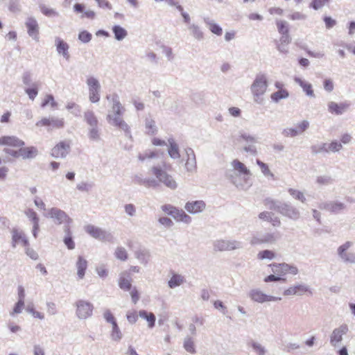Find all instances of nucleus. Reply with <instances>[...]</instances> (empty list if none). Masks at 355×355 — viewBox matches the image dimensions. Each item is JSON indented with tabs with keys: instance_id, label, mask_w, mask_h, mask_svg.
<instances>
[{
	"instance_id": "3",
	"label": "nucleus",
	"mask_w": 355,
	"mask_h": 355,
	"mask_svg": "<svg viewBox=\"0 0 355 355\" xmlns=\"http://www.w3.org/2000/svg\"><path fill=\"white\" fill-rule=\"evenodd\" d=\"M25 143L19 137L13 135H4L0 137V146H3V152L8 157L13 158V152H17L20 146H24Z\"/></svg>"
},
{
	"instance_id": "45",
	"label": "nucleus",
	"mask_w": 355,
	"mask_h": 355,
	"mask_svg": "<svg viewBox=\"0 0 355 355\" xmlns=\"http://www.w3.org/2000/svg\"><path fill=\"white\" fill-rule=\"evenodd\" d=\"M26 311L31 313L32 315L35 318L40 320H42L44 318V314L42 312L36 311L33 306H28L26 308Z\"/></svg>"
},
{
	"instance_id": "62",
	"label": "nucleus",
	"mask_w": 355,
	"mask_h": 355,
	"mask_svg": "<svg viewBox=\"0 0 355 355\" xmlns=\"http://www.w3.org/2000/svg\"><path fill=\"white\" fill-rule=\"evenodd\" d=\"M76 187L79 191L87 192L89 191L92 187V185L87 182H80V184H77Z\"/></svg>"
},
{
	"instance_id": "41",
	"label": "nucleus",
	"mask_w": 355,
	"mask_h": 355,
	"mask_svg": "<svg viewBox=\"0 0 355 355\" xmlns=\"http://www.w3.org/2000/svg\"><path fill=\"white\" fill-rule=\"evenodd\" d=\"M168 153L173 158H178L180 157L178 147L174 142H170V146L168 148Z\"/></svg>"
},
{
	"instance_id": "33",
	"label": "nucleus",
	"mask_w": 355,
	"mask_h": 355,
	"mask_svg": "<svg viewBox=\"0 0 355 355\" xmlns=\"http://www.w3.org/2000/svg\"><path fill=\"white\" fill-rule=\"evenodd\" d=\"M112 31L114 34V37L117 40H122L127 35V31L120 26L116 25L112 28Z\"/></svg>"
},
{
	"instance_id": "22",
	"label": "nucleus",
	"mask_w": 355,
	"mask_h": 355,
	"mask_svg": "<svg viewBox=\"0 0 355 355\" xmlns=\"http://www.w3.org/2000/svg\"><path fill=\"white\" fill-rule=\"evenodd\" d=\"M87 261L83 257L79 256L76 263V267L77 269V275L79 279H83L85 277L86 270L87 268Z\"/></svg>"
},
{
	"instance_id": "34",
	"label": "nucleus",
	"mask_w": 355,
	"mask_h": 355,
	"mask_svg": "<svg viewBox=\"0 0 355 355\" xmlns=\"http://www.w3.org/2000/svg\"><path fill=\"white\" fill-rule=\"evenodd\" d=\"M119 287L124 291H130L132 287L130 278L121 276L119 280Z\"/></svg>"
},
{
	"instance_id": "7",
	"label": "nucleus",
	"mask_w": 355,
	"mask_h": 355,
	"mask_svg": "<svg viewBox=\"0 0 355 355\" xmlns=\"http://www.w3.org/2000/svg\"><path fill=\"white\" fill-rule=\"evenodd\" d=\"M37 127H49L51 129L62 128L64 125V121L62 118H42L36 123Z\"/></svg>"
},
{
	"instance_id": "5",
	"label": "nucleus",
	"mask_w": 355,
	"mask_h": 355,
	"mask_svg": "<svg viewBox=\"0 0 355 355\" xmlns=\"http://www.w3.org/2000/svg\"><path fill=\"white\" fill-rule=\"evenodd\" d=\"M94 306L89 302L79 300L76 302V314L80 319H86L92 315Z\"/></svg>"
},
{
	"instance_id": "30",
	"label": "nucleus",
	"mask_w": 355,
	"mask_h": 355,
	"mask_svg": "<svg viewBox=\"0 0 355 355\" xmlns=\"http://www.w3.org/2000/svg\"><path fill=\"white\" fill-rule=\"evenodd\" d=\"M351 245L352 243L350 242H347L343 245L340 246L338 251L339 255L343 259H345L346 261H354L355 259L354 253L352 254L350 257H348L345 252L351 246Z\"/></svg>"
},
{
	"instance_id": "57",
	"label": "nucleus",
	"mask_w": 355,
	"mask_h": 355,
	"mask_svg": "<svg viewBox=\"0 0 355 355\" xmlns=\"http://www.w3.org/2000/svg\"><path fill=\"white\" fill-rule=\"evenodd\" d=\"M309 123L307 121H303L297 125L296 128L297 129L299 133L302 134L309 128Z\"/></svg>"
},
{
	"instance_id": "14",
	"label": "nucleus",
	"mask_w": 355,
	"mask_h": 355,
	"mask_svg": "<svg viewBox=\"0 0 355 355\" xmlns=\"http://www.w3.org/2000/svg\"><path fill=\"white\" fill-rule=\"evenodd\" d=\"M69 143L60 141L51 150V155L54 157H64L68 153Z\"/></svg>"
},
{
	"instance_id": "39",
	"label": "nucleus",
	"mask_w": 355,
	"mask_h": 355,
	"mask_svg": "<svg viewBox=\"0 0 355 355\" xmlns=\"http://www.w3.org/2000/svg\"><path fill=\"white\" fill-rule=\"evenodd\" d=\"M184 347L187 352L193 354L196 352L194 342L192 338H187L184 342Z\"/></svg>"
},
{
	"instance_id": "58",
	"label": "nucleus",
	"mask_w": 355,
	"mask_h": 355,
	"mask_svg": "<svg viewBox=\"0 0 355 355\" xmlns=\"http://www.w3.org/2000/svg\"><path fill=\"white\" fill-rule=\"evenodd\" d=\"M26 216L33 221V223L39 222V218L37 217V213L32 210L28 209L26 212Z\"/></svg>"
},
{
	"instance_id": "6",
	"label": "nucleus",
	"mask_w": 355,
	"mask_h": 355,
	"mask_svg": "<svg viewBox=\"0 0 355 355\" xmlns=\"http://www.w3.org/2000/svg\"><path fill=\"white\" fill-rule=\"evenodd\" d=\"M87 83L89 87V100L92 103H96L100 100V84L98 81L93 78L90 77L87 78Z\"/></svg>"
},
{
	"instance_id": "54",
	"label": "nucleus",
	"mask_w": 355,
	"mask_h": 355,
	"mask_svg": "<svg viewBox=\"0 0 355 355\" xmlns=\"http://www.w3.org/2000/svg\"><path fill=\"white\" fill-rule=\"evenodd\" d=\"M323 86L324 89L328 92H332L334 88V83L331 79H325L323 82Z\"/></svg>"
},
{
	"instance_id": "16",
	"label": "nucleus",
	"mask_w": 355,
	"mask_h": 355,
	"mask_svg": "<svg viewBox=\"0 0 355 355\" xmlns=\"http://www.w3.org/2000/svg\"><path fill=\"white\" fill-rule=\"evenodd\" d=\"M277 28L278 32L282 35L281 37V40L284 42L288 44L291 41L290 37L288 35L289 29L288 26V24L285 21L277 20L276 21Z\"/></svg>"
},
{
	"instance_id": "35",
	"label": "nucleus",
	"mask_w": 355,
	"mask_h": 355,
	"mask_svg": "<svg viewBox=\"0 0 355 355\" xmlns=\"http://www.w3.org/2000/svg\"><path fill=\"white\" fill-rule=\"evenodd\" d=\"M184 282V277L179 275H174L168 282L170 288H175L180 286Z\"/></svg>"
},
{
	"instance_id": "29",
	"label": "nucleus",
	"mask_w": 355,
	"mask_h": 355,
	"mask_svg": "<svg viewBox=\"0 0 355 355\" xmlns=\"http://www.w3.org/2000/svg\"><path fill=\"white\" fill-rule=\"evenodd\" d=\"M56 46H57V51L59 53L62 54V55L66 58H69V54L68 53L69 50V45L67 43L64 42L63 40H62L60 38L56 39Z\"/></svg>"
},
{
	"instance_id": "46",
	"label": "nucleus",
	"mask_w": 355,
	"mask_h": 355,
	"mask_svg": "<svg viewBox=\"0 0 355 355\" xmlns=\"http://www.w3.org/2000/svg\"><path fill=\"white\" fill-rule=\"evenodd\" d=\"M68 236L64 239V243L69 250H73L75 248V243L70 235L69 229H67Z\"/></svg>"
},
{
	"instance_id": "40",
	"label": "nucleus",
	"mask_w": 355,
	"mask_h": 355,
	"mask_svg": "<svg viewBox=\"0 0 355 355\" xmlns=\"http://www.w3.org/2000/svg\"><path fill=\"white\" fill-rule=\"evenodd\" d=\"M288 193L295 199L300 200L301 202H304L306 200V198L303 194L302 192L294 189H289Z\"/></svg>"
},
{
	"instance_id": "23",
	"label": "nucleus",
	"mask_w": 355,
	"mask_h": 355,
	"mask_svg": "<svg viewBox=\"0 0 355 355\" xmlns=\"http://www.w3.org/2000/svg\"><path fill=\"white\" fill-rule=\"evenodd\" d=\"M12 246L21 243L24 247H27L28 244V240L24 236V234L17 230H13L12 231Z\"/></svg>"
},
{
	"instance_id": "19",
	"label": "nucleus",
	"mask_w": 355,
	"mask_h": 355,
	"mask_svg": "<svg viewBox=\"0 0 355 355\" xmlns=\"http://www.w3.org/2000/svg\"><path fill=\"white\" fill-rule=\"evenodd\" d=\"M85 230L89 235L95 239L103 241L106 239L105 232L99 227L89 225L86 226Z\"/></svg>"
},
{
	"instance_id": "11",
	"label": "nucleus",
	"mask_w": 355,
	"mask_h": 355,
	"mask_svg": "<svg viewBox=\"0 0 355 355\" xmlns=\"http://www.w3.org/2000/svg\"><path fill=\"white\" fill-rule=\"evenodd\" d=\"M162 209L164 212L173 216L175 218L180 217L181 220L188 222L190 220V217L187 216L182 210H179L171 205H163L162 207Z\"/></svg>"
},
{
	"instance_id": "43",
	"label": "nucleus",
	"mask_w": 355,
	"mask_h": 355,
	"mask_svg": "<svg viewBox=\"0 0 355 355\" xmlns=\"http://www.w3.org/2000/svg\"><path fill=\"white\" fill-rule=\"evenodd\" d=\"M345 208V205L342 202H334L328 205V209L332 212H338Z\"/></svg>"
},
{
	"instance_id": "63",
	"label": "nucleus",
	"mask_w": 355,
	"mask_h": 355,
	"mask_svg": "<svg viewBox=\"0 0 355 355\" xmlns=\"http://www.w3.org/2000/svg\"><path fill=\"white\" fill-rule=\"evenodd\" d=\"M96 272L98 275L101 277H105L107 275V270L104 266L97 267Z\"/></svg>"
},
{
	"instance_id": "26",
	"label": "nucleus",
	"mask_w": 355,
	"mask_h": 355,
	"mask_svg": "<svg viewBox=\"0 0 355 355\" xmlns=\"http://www.w3.org/2000/svg\"><path fill=\"white\" fill-rule=\"evenodd\" d=\"M295 82L297 83L309 96L313 97L315 96L313 86L310 83H308L300 78H295Z\"/></svg>"
},
{
	"instance_id": "37",
	"label": "nucleus",
	"mask_w": 355,
	"mask_h": 355,
	"mask_svg": "<svg viewBox=\"0 0 355 355\" xmlns=\"http://www.w3.org/2000/svg\"><path fill=\"white\" fill-rule=\"evenodd\" d=\"M275 252L269 250L260 251L257 254V258L261 260L265 259H272L273 258H275Z\"/></svg>"
},
{
	"instance_id": "1",
	"label": "nucleus",
	"mask_w": 355,
	"mask_h": 355,
	"mask_svg": "<svg viewBox=\"0 0 355 355\" xmlns=\"http://www.w3.org/2000/svg\"><path fill=\"white\" fill-rule=\"evenodd\" d=\"M106 98L111 104V110L107 116L108 122L119 129H121L125 132H128L129 130V127L122 118L124 108L121 105L117 94H113L112 95H108Z\"/></svg>"
},
{
	"instance_id": "12",
	"label": "nucleus",
	"mask_w": 355,
	"mask_h": 355,
	"mask_svg": "<svg viewBox=\"0 0 355 355\" xmlns=\"http://www.w3.org/2000/svg\"><path fill=\"white\" fill-rule=\"evenodd\" d=\"M350 104L347 102L336 103L331 101L328 103L329 112L335 115H340L345 112L349 107Z\"/></svg>"
},
{
	"instance_id": "49",
	"label": "nucleus",
	"mask_w": 355,
	"mask_h": 355,
	"mask_svg": "<svg viewBox=\"0 0 355 355\" xmlns=\"http://www.w3.org/2000/svg\"><path fill=\"white\" fill-rule=\"evenodd\" d=\"M330 0H313L311 2V7L315 10H318L323 7Z\"/></svg>"
},
{
	"instance_id": "55",
	"label": "nucleus",
	"mask_w": 355,
	"mask_h": 355,
	"mask_svg": "<svg viewBox=\"0 0 355 355\" xmlns=\"http://www.w3.org/2000/svg\"><path fill=\"white\" fill-rule=\"evenodd\" d=\"M332 180L329 176H320L317 178V182L319 184L327 185L331 182Z\"/></svg>"
},
{
	"instance_id": "28",
	"label": "nucleus",
	"mask_w": 355,
	"mask_h": 355,
	"mask_svg": "<svg viewBox=\"0 0 355 355\" xmlns=\"http://www.w3.org/2000/svg\"><path fill=\"white\" fill-rule=\"evenodd\" d=\"M139 315L141 318L146 320L149 328H153L155 327L156 318L154 313L148 312L145 310H141L139 312Z\"/></svg>"
},
{
	"instance_id": "31",
	"label": "nucleus",
	"mask_w": 355,
	"mask_h": 355,
	"mask_svg": "<svg viewBox=\"0 0 355 355\" xmlns=\"http://www.w3.org/2000/svg\"><path fill=\"white\" fill-rule=\"evenodd\" d=\"M341 148L342 144L337 141H334L329 145L327 144H323L321 147V150L324 152H337L339 151Z\"/></svg>"
},
{
	"instance_id": "56",
	"label": "nucleus",
	"mask_w": 355,
	"mask_h": 355,
	"mask_svg": "<svg viewBox=\"0 0 355 355\" xmlns=\"http://www.w3.org/2000/svg\"><path fill=\"white\" fill-rule=\"evenodd\" d=\"M104 318H105V319L106 320L107 322L111 323L112 324H113L116 322L114 315H112V313L109 310H107V311H105V313H104Z\"/></svg>"
},
{
	"instance_id": "9",
	"label": "nucleus",
	"mask_w": 355,
	"mask_h": 355,
	"mask_svg": "<svg viewBox=\"0 0 355 355\" xmlns=\"http://www.w3.org/2000/svg\"><path fill=\"white\" fill-rule=\"evenodd\" d=\"M250 297L252 300L259 302V303H263L266 302H271V301H276V300H280V297H276L270 295H268L265 294L263 292H262L260 290L258 289H253L250 292Z\"/></svg>"
},
{
	"instance_id": "42",
	"label": "nucleus",
	"mask_w": 355,
	"mask_h": 355,
	"mask_svg": "<svg viewBox=\"0 0 355 355\" xmlns=\"http://www.w3.org/2000/svg\"><path fill=\"white\" fill-rule=\"evenodd\" d=\"M112 333H111V336L112 338V339L115 340H119L121 338V336H122V334H121V332L118 327V324L117 323H114L113 324H112Z\"/></svg>"
},
{
	"instance_id": "24",
	"label": "nucleus",
	"mask_w": 355,
	"mask_h": 355,
	"mask_svg": "<svg viewBox=\"0 0 355 355\" xmlns=\"http://www.w3.org/2000/svg\"><path fill=\"white\" fill-rule=\"evenodd\" d=\"M205 207V204L202 200L187 202L185 205V209L187 211L196 214L202 211Z\"/></svg>"
},
{
	"instance_id": "61",
	"label": "nucleus",
	"mask_w": 355,
	"mask_h": 355,
	"mask_svg": "<svg viewBox=\"0 0 355 355\" xmlns=\"http://www.w3.org/2000/svg\"><path fill=\"white\" fill-rule=\"evenodd\" d=\"M127 319L130 323H135L138 319V314L136 311L128 312Z\"/></svg>"
},
{
	"instance_id": "59",
	"label": "nucleus",
	"mask_w": 355,
	"mask_h": 355,
	"mask_svg": "<svg viewBox=\"0 0 355 355\" xmlns=\"http://www.w3.org/2000/svg\"><path fill=\"white\" fill-rule=\"evenodd\" d=\"M26 92L28 95L29 98L32 100L35 99L38 93L37 87L28 88L26 89Z\"/></svg>"
},
{
	"instance_id": "15",
	"label": "nucleus",
	"mask_w": 355,
	"mask_h": 355,
	"mask_svg": "<svg viewBox=\"0 0 355 355\" xmlns=\"http://www.w3.org/2000/svg\"><path fill=\"white\" fill-rule=\"evenodd\" d=\"M275 86L278 91L271 94L270 98L275 102H278L281 99L286 98L289 96L288 92L284 88V85L280 82H276Z\"/></svg>"
},
{
	"instance_id": "47",
	"label": "nucleus",
	"mask_w": 355,
	"mask_h": 355,
	"mask_svg": "<svg viewBox=\"0 0 355 355\" xmlns=\"http://www.w3.org/2000/svg\"><path fill=\"white\" fill-rule=\"evenodd\" d=\"M257 164L260 167L262 173L265 175H272V174L271 173V172L269 169L268 166L266 164L262 162L261 161H260L259 159L257 160Z\"/></svg>"
},
{
	"instance_id": "53",
	"label": "nucleus",
	"mask_w": 355,
	"mask_h": 355,
	"mask_svg": "<svg viewBox=\"0 0 355 355\" xmlns=\"http://www.w3.org/2000/svg\"><path fill=\"white\" fill-rule=\"evenodd\" d=\"M146 132L148 135H154L156 132V127L155 122L153 121H148L146 123Z\"/></svg>"
},
{
	"instance_id": "17",
	"label": "nucleus",
	"mask_w": 355,
	"mask_h": 355,
	"mask_svg": "<svg viewBox=\"0 0 355 355\" xmlns=\"http://www.w3.org/2000/svg\"><path fill=\"white\" fill-rule=\"evenodd\" d=\"M306 293H311V291L309 289V288L302 284H299L293 286H291L288 288L286 289L284 291V295L286 296L288 295H302Z\"/></svg>"
},
{
	"instance_id": "4",
	"label": "nucleus",
	"mask_w": 355,
	"mask_h": 355,
	"mask_svg": "<svg viewBox=\"0 0 355 355\" xmlns=\"http://www.w3.org/2000/svg\"><path fill=\"white\" fill-rule=\"evenodd\" d=\"M267 87V81L264 76H261L255 79L251 87L255 101L259 102L260 97L266 92Z\"/></svg>"
},
{
	"instance_id": "36",
	"label": "nucleus",
	"mask_w": 355,
	"mask_h": 355,
	"mask_svg": "<svg viewBox=\"0 0 355 355\" xmlns=\"http://www.w3.org/2000/svg\"><path fill=\"white\" fill-rule=\"evenodd\" d=\"M114 254L116 257L121 261H125L128 257L126 250L122 247H118L115 250Z\"/></svg>"
},
{
	"instance_id": "52",
	"label": "nucleus",
	"mask_w": 355,
	"mask_h": 355,
	"mask_svg": "<svg viewBox=\"0 0 355 355\" xmlns=\"http://www.w3.org/2000/svg\"><path fill=\"white\" fill-rule=\"evenodd\" d=\"M78 38L83 42L86 43L91 40L92 35L89 32L83 31L79 33Z\"/></svg>"
},
{
	"instance_id": "8",
	"label": "nucleus",
	"mask_w": 355,
	"mask_h": 355,
	"mask_svg": "<svg viewBox=\"0 0 355 355\" xmlns=\"http://www.w3.org/2000/svg\"><path fill=\"white\" fill-rule=\"evenodd\" d=\"M152 171L153 174L159 180V181L163 182L166 187L171 189L176 188L177 184L175 181L171 178V176L167 175L161 168L158 167H153Z\"/></svg>"
},
{
	"instance_id": "48",
	"label": "nucleus",
	"mask_w": 355,
	"mask_h": 355,
	"mask_svg": "<svg viewBox=\"0 0 355 355\" xmlns=\"http://www.w3.org/2000/svg\"><path fill=\"white\" fill-rule=\"evenodd\" d=\"M282 134L286 137H293L300 133L297 128H286L283 130Z\"/></svg>"
},
{
	"instance_id": "21",
	"label": "nucleus",
	"mask_w": 355,
	"mask_h": 355,
	"mask_svg": "<svg viewBox=\"0 0 355 355\" xmlns=\"http://www.w3.org/2000/svg\"><path fill=\"white\" fill-rule=\"evenodd\" d=\"M279 212L283 216L292 219H296L299 216V211L293 207L288 205H284L279 208Z\"/></svg>"
},
{
	"instance_id": "64",
	"label": "nucleus",
	"mask_w": 355,
	"mask_h": 355,
	"mask_svg": "<svg viewBox=\"0 0 355 355\" xmlns=\"http://www.w3.org/2000/svg\"><path fill=\"white\" fill-rule=\"evenodd\" d=\"M130 295H131V298H132V302L136 304L139 299V294L137 291V290L134 288L133 289L131 290L130 291Z\"/></svg>"
},
{
	"instance_id": "32",
	"label": "nucleus",
	"mask_w": 355,
	"mask_h": 355,
	"mask_svg": "<svg viewBox=\"0 0 355 355\" xmlns=\"http://www.w3.org/2000/svg\"><path fill=\"white\" fill-rule=\"evenodd\" d=\"M85 120L91 128L98 126V119L94 113L92 111H87L84 114Z\"/></svg>"
},
{
	"instance_id": "27",
	"label": "nucleus",
	"mask_w": 355,
	"mask_h": 355,
	"mask_svg": "<svg viewBox=\"0 0 355 355\" xmlns=\"http://www.w3.org/2000/svg\"><path fill=\"white\" fill-rule=\"evenodd\" d=\"M232 166L234 171L243 175H250V171L247 166L238 159H234L232 162Z\"/></svg>"
},
{
	"instance_id": "44",
	"label": "nucleus",
	"mask_w": 355,
	"mask_h": 355,
	"mask_svg": "<svg viewBox=\"0 0 355 355\" xmlns=\"http://www.w3.org/2000/svg\"><path fill=\"white\" fill-rule=\"evenodd\" d=\"M208 26H209V29L210 30V31L216 35H221L222 33H223V29L222 28L218 25L217 24H215V23H213V22H210L208 24Z\"/></svg>"
},
{
	"instance_id": "60",
	"label": "nucleus",
	"mask_w": 355,
	"mask_h": 355,
	"mask_svg": "<svg viewBox=\"0 0 355 355\" xmlns=\"http://www.w3.org/2000/svg\"><path fill=\"white\" fill-rule=\"evenodd\" d=\"M41 11L44 15L48 17L56 15V12L53 9L44 6L41 7Z\"/></svg>"
},
{
	"instance_id": "20",
	"label": "nucleus",
	"mask_w": 355,
	"mask_h": 355,
	"mask_svg": "<svg viewBox=\"0 0 355 355\" xmlns=\"http://www.w3.org/2000/svg\"><path fill=\"white\" fill-rule=\"evenodd\" d=\"M26 26L28 29V35L37 40L39 34V26L37 21L35 19L30 17L26 21Z\"/></svg>"
},
{
	"instance_id": "18",
	"label": "nucleus",
	"mask_w": 355,
	"mask_h": 355,
	"mask_svg": "<svg viewBox=\"0 0 355 355\" xmlns=\"http://www.w3.org/2000/svg\"><path fill=\"white\" fill-rule=\"evenodd\" d=\"M347 325H342L335 329L331 336L330 342L331 345L335 346L337 343H340L343 339V336L347 333Z\"/></svg>"
},
{
	"instance_id": "10",
	"label": "nucleus",
	"mask_w": 355,
	"mask_h": 355,
	"mask_svg": "<svg viewBox=\"0 0 355 355\" xmlns=\"http://www.w3.org/2000/svg\"><path fill=\"white\" fill-rule=\"evenodd\" d=\"M37 150L34 146H20L17 152H13V158L31 159L36 156Z\"/></svg>"
},
{
	"instance_id": "50",
	"label": "nucleus",
	"mask_w": 355,
	"mask_h": 355,
	"mask_svg": "<svg viewBox=\"0 0 355 355\" xmlns=\"http://www.w3.org/2000/svg\"><path fill=\"white\" fill-rule=\"evenodd\" d=\"M24 306V302H23L21 300H19L18 302L15 305V306L13 308V311L11 313V315H14L15 314L21 313Z\"/></svg>"
},
{
	"instance_id": "38",
	"label": "nucleus",
	"mask_w": 355,
	"mask_h": 355,
	"mask_svg": "<svg viewBox=\"0 0 355 355\" xmlns=\"http://www.w3.org/2000/svg\"><path fill=\"white\" fill-rule=\"evenodd\" d=\"M49 104H50L52 107H57V103L55 101L54 98L51 94H47L45 96L41 103V107H44Z\"/></svg>"
},
{
	"instance_id": "51",
	"label": "nucleus",
	"mask_w": 355,
	"mask_h": 355,
	"mask_svg": "<svg viewBox=\"0 0 355 355\" xmlns=\"http://www.w3.org/2000/svg\"><path fill=\"white\" fill-rule=\"evenodd\" d=\"M89 137L92 140H98L100 138V133L98 128H91L89 131Z\"/></svg>"
},
{
	"instance_id": "2",
	"label": "nucleus",
	"mask_w": 355,
	"mask_h": 355,
	"mask_svg": "<svg viewBox=\"0 0 355 355\" xmlns=\"http://www.w3.org/2000/svg\"><path fill=\"white\" fill-rule=\"evenodd\" d=\"M272 268V270L274 272L272 275H270L264 278L265 282H279L286 281L285 278H283L286 274L296 275L298 272V270L295 266H290L287 263H272L269 265Z\"/></svg>"
},
{
	"instance_id": "13",
	"label": "nucleus",
	"mask_w": 355,
	"mask_h": 355,
	"mask_svg": "<svg viewBox=\"0 0 355 355\" xmlns=\"http://www.w3.org/2000/svg\"><path fill=\"white\" fill-rule=\"evenodd\" d=\"M49 214L50 215V217L53 220L54 223L58 225L69 223L70 220V218L65 214V212L58 208L51 209Z\"/></svg>"
},
{
	"instance_id": "25",
	"label": "nucleus",
	"mask_w": 355,
	"mask_h": 355,
	"mask_svg": "<svg viewBox=\"0 0 355 355\" xmlns=\"http://www.w3.org/2000/svg\"><path fill=\"white\" fill-rule=\"evenodd\" d=\"M259 218L261 220L270 222L272 226L279 227L281 225L279 218L275 216L273 214L268 211H263L259 214Z\"/></svg>"
}]
</instances>
